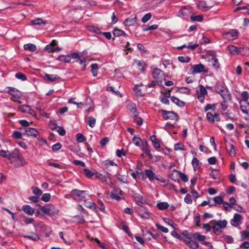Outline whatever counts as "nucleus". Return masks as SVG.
I'll use <instances>...</instances> for the list:
<instances>
[{
    "label": "nucleus",
    "instance_id": "nucleus-1",
    "mask_svg": "<svg viewBox=\"0 0 249 249\" xmlns=\"http://www.w3.org/2000/svg\"><path fill=\"white\" fill-rule=\"evenodd\" d=\"M215 91L219 94L224 100H230L231 95L224 83L217 82L214 86Z\"/></svg>",
    "mask_w": 249,
    "mask_h": 249
},
{
    "label": "nucleus",
    "instance_id": "nucleus-2",
    "mask_svg": "<svg viewBox=\"0 0 249 249\" xmlns=\"http://www.w3.org/2000/svg\"><path fill=\"white\" fill-rule=\"evenodd\" d=\"M71 197L77 201H86L88 194L86 191H81L77 189L72 190L70 193Z\"/></svg>",
    "mask_w": 249,
    "mask_h": 249
},
{
    "label": "nucleus",
    "instance_id": "nucleus-3",
    "mask_svg": "<svg viewBox=\"0 0 249 249\" xmlns=\"http://www.w3.org/2000/svg\"><path fill=\"white\" fill-rule=\"evenodd\" d=\"M37 205L39 207L41 211L44 214H46L49 216L57 214L59 212L58 210L55 208L54 205L51 204H46L43 206H42L39 204H37Z\"/></svg>",
    "mask_w": 249,
    "mask_h": 249
},
{
    "label": "nucleus",
    "instance_id": "nucleus-4",
    "mask_svg": "<svg viewBox=\"0 0 249 249\" xmlns=\"http://www.w3.org/2000/svg\"><path fill=\"white\" fill-rule=\"evenodd\" d=\"M227 221L226 220H218L214 222V225L213 227V232L216 235H220L221 233V229L226 227Z\"/></svg>",
    "mask_w": 249,
    "mask_h": 249
},
{
    "label": "nucleus",
    "instance_id": "nucleus-5",
    "mask_svg": "<svg viewBox=\"0 0 249 249\" xmlns=\"http://www.w3.org/2000/svg\"><path fill=\"white\" fill-rule=\"evenodd\" d=\"M162 113V116L164 119L178 120V115L174 112L172 111H166L165 110H161L160 111Z\"/></svg>",
    "mask_w": 249,
    "mask_h": 249
},
{
    "label": "nucleus",
    "instance_id": "nucleus-6",
    "mask_svg": "<svg viewBox=\"0 0 249 249\" xmlns=\"http://www.w3.org/2000/svg\"><path fill=\"white\" fill-rule=\"evenodd\" d=\"M239 32L235 29H231L228 32L223 33L224 38L229 40H233L237 38L239 36Z\"/></svg>",
    "mask_w": 249,
    "mask_h": 249
},
{
    "label": "nucleus",
    "instance_id": "nucleus-7",
    "mask_svg": "<svg viewBox=\"0 0 249 249\" xmlns=\"http://www.w3.org/2000/svg\"><path fill=\"white\" fill-rule=\"evenodd\" d=\"M8 159L11 162H14L16 159H20V165L23 163L22 156L19 154V150L15 149L11 153L9 154Z\"/></svg>",
    "mask_w": 249,
    "mask_h": 249
},
{
    "label": "nucleus",
    "instance_id": "nucleus-8",
    "mask_svg": "<svg viewBox=\"0 0 249 249\" xmlns=\"http://www.w3.org/2000/svg\"><path fill=\"white\" fill-rule=\"evenodd\" d=\"M138 18L136 15H133L129 18H126L124 21V24L125 26H138L139 24L138 23Z\"/></svg>",
    "mask_w": 249,
    "mask_h": 249
},
{
    "label": "nucleus",
    "instance_id": "nucleus-9",
    "mask_svg": "<svg viewBox=\"0 0 249 249\" xmlns=\"http://www.w3.org/2000/svg\"><path fill=\"white\" fill-rule=\"evenodd\" d=\"M153 78L157 80L158 84L161 83V79L163 77L164 72L158 68H155L152 72Z\"/></svg>",
    "mask_w": 249,
    "mask_h": 249
},
{
    "label": "nucleus",
    "instance_id": "nucleus-10",
    "mask_svg": "<svg viewBox=\"0 0 249 249\" xmlns=\"http://www.w3.org/2000/svg\"><path fill=\"white\" fill-rule=\"evenodd\" d=\"M199 92L197 93L198 100L201 103H203L205 100V95L207 94L206 88L202 85H199Z\"/></svg>",
    "mask_w": 249,
    "mask_h": 249
},
{
    "label": "nucleus",
    "instance_id": "nucleus-11",
    "mask_svg": "<svg viewBox=\"0 0 249 249\" xmlns=\"http://www.w3.org/2000/svg\"><path fill=\"white\" fill-rule=\"evenodd\" d=\"M123 195V192L119 188H115L111 193L110 196L112 199L117 200H120L122 199L121 197Z\"/></svg>",
    "mask_w": 249,
    "mask_h": 249
},
{
    "label": "nucleus",
    "instance_id": "nucleus-12",
    "mask_svg": "<svg viewBox=\"0 0 249 249\" xmlns=\"http://www.w3.org/2000/svg\"><path fill=\"white\" fill-rule=\"evenodd\" d=\"M204 65L201 63L192 65L191 66V69L192 70V72L193 73H197L203 71H206L204 70Z\"/></svg>",
    "mask_w": 249,
    "mask_h": 249
},
{
    "label": "nucleus",
    "instance_id": "nucleus-13",
    "mask_svg": "<svg viewBox=\"0 0 249 249\" xmlns=\"http://www.w3.org/2000/svg\"><path fill=\"white\" fill-rule=\"evenodd\" d=\"M138 212L139 215L143 218L147 219L149 217L150 213L147 209L144 207L138 208Z\"/></svg>",
    "mask_w": 249,
    "mask_h": 249
},
{
    "label": "nucleus",
    "instance_id": "nucleus-14",
    "mask_svg": "<svg viewBox=\"0 0 249 249\" xmlns=\"http://www.w3.org/2000/svg\"><path fill=\"white\" fill-rule=\"evenodd\" d=\"M242 218V217L240 214L235 213L233 218L231 220V224L234 227H237L241 224Z\"/></svg>",
    "mask_w": 249,
    "mask_h": 249
},
{
    "label": "nucleus",
    "instance_id": "nucleus-15",
    "mask_svg": "<svg viewBox=\"0 0 249 249\" xmlns=\"http://www.w3.org/2000/svg\"><path fill=\"white\" fill-rule=\"evenodd\" d=\"M240 108L242 112L245 114H249V103L248 102L240 101Z\"/></svg>",
    "mask_w": 249,
    "mask_h": 249
},
{
    "label": "nucleus",
    "instance_id": "nucleus-16",
    "mask_svg": "<svg viewBox=\"0 0 249 249\" xmlns=\"http://www.w3.org/2000/svg\"><path fill=\"white\" fill-rule=\"evenodd\" d=\"M24 134H26L28 136L36 137L38 134V131L35 128L28 127L25 128Z\"/></svg>",
    "mask_w": 249,
    "mask_h": 249
},
{
    "label": "nucleus",
    "instance_id": "nucleus-17",
    "mask_svg": "<svg viewBox=\"0 0 249 249\" xmlns=\"http://www.w3.org/2000/svg\"><path fill=\"white\" fill-rule=\"evenodd\" d=\"M8 92L16 99H19L21 96V92L14 88H10Z\"/></svg>",
    "mask_w": 249,
    "mask_h": 249
},
{
    "label": "nucleus",
    "instance_id": "nucleus-18",
    "mask_svg": "<svg viewBox=\"0 0 249 249\" xmlns=\"http://www.w3.org/2000/svg\"><path fill=\"white\" fill-rule=\"evenodd\" d=\"M47 23V21L42 19L41 18H36L30 21V23L33 25H45Z\"/></svg>",
    "mask_w": 249,
    "mask_h": 249
},
{
    "label": "nucleus",
    "instance_id": "nucleus-19",
    "mask_svg": "<svg viewBox=\"0 0 249 249\" xmlns=\"http://www.w3.org/2000/svg\"><path fill=\"white\" fill-rule=\"evenodd\" d=\"M22 210L30 215H33L35 211V209L28 205H23L22 207Z\"/></svg>",
    "mask_w": 249,
    "mask_h": 249
},
{
    "label": "nucleus",
    "instance_id": "nucleus-20",
    "mask_svg": "<svg viewBox=\"0 0 249 249\" xmlns=\"http://www.w3.org/2000/svg\"><path fill=\"white\" fill-rule=\"evenodd\" d=\"M229 51L233 55H236L239 53L241 48H238L234 45H230L228 46Z\"/></svg>",
    "mask_w": 249,
    "mask_h": 249
},
{
    "label": "nucleus",
    "instance_id": "nucleus-21",
    "mask_svg": "<svg viewBox=\"0 0 249 249\" xmlns=\"http://www.w3.org/2000/svg\"><path fill=\"white\" fill-rule=\"evenodd\" d=\"M142 149L150 158H151V150L147 142H145L142 144Z\"/></svg>",
    "mask_w": 249,
    "mask_h": 249
},
{
    "label": "nucleus",
    "instance_id": "nucleus-22",
    "mask_svg": "<svg viewBox=\"0 0 249 249\" xmlns=\"http://www.w3.org/2000/svg\"><path fill=\"white\" fill-rule=\"evenodd\" d=\"M146 176L148 178L150 181H152L155 179V174L151 170L146 169L144 171Z\"/></svg>",
    "mask_w": 249,
    "mask_h": 249
},
{
    "label": "nucleus",
    "instance_id": "nucleus-23",
    "mask_svg": "<svg viewBox=\"0 0 249 249\" xmlns=\"http://www.w3.org/2000/svg\"><path fill=\"white\" fill-rule=\"evenodd\" d=\"M24 49L25 50L29 51L32 52H34L36 50V46L35 44L28 43L24 45Z\"/></svg>",
    "mask_w": 249,
    "mask_h": 249
},
{
    "label": "nucleus",
    "instance_id": "nucleus-24",
    "mask_svg": "<svg viewBox=\"0 0 249 249\" xmlns=\"http://www.w3.org/2000/svg\"><path fill=\"white\" fill-rule=\"evenodd\" d=\"M171 100L173 103L176 104L178 107H182L184 106V103L183 101H180L179 99L176 97L175 96H171Z\"/></svg>",
    "mask_w": 249,
    "mask_h": 249
},
{
    "label": "nucleus",
    "instance_id": "nucleus-25",
    "mask_svg": "<svg viewBox=\"0 0 249 249\" xmlns=\"http://www.w3.org/2000/svg\"><path fill=\"white\" fill-rule=\"evenodd\" d=\"M150 140L153 142V145L156 149H158L160 147V145L158 140L157 139L155 135H152L150 137Z\"/></svg>",
    "mask_w": 249,
    "mask_h": 249
},
{
    "label": "nucleus",
    "instance_id": "nucleus-26",
    "mask_svg": "<svg viewBox=\"0 0 249 249\" xmlns=\"http://www.w3.org/2000/svg\"><path fill=\"white\" fill-rule=\"evenodd\" d=\"M45 78L51 82H53L60 78V77L57 75L49 74H46Z\"/></svg>",
    "mask_w": 249,
    "mask_h": 249
},
{
    "label": "nucleus",
    "instance_id": "nucleus-27",
    "mask_svg": "<svg viewBox=\"0 0 249 249\" xmlns=\"http://www.w3.org/2000/svg\"><path fill=\"white\" fill-rule=\"evenodd\" d=\"M192 237L194 239L197 240L201 242L204 241V240L206 239L205 236L200 234V233L198 232L193 234L192 235Z\"/></svg>",
    "mask_w": 249,
    "mask_h": 249
},
{
    "label": "nucleus",
    "instance_id": "nucleus-28",
    "mask_svg": "<svg viewBox=\"0 0 249 249\" xmlns=\"http://www.w3.org/2000/svg\"><path fill=\"white\" fill-rule=\"evenodd\" d=\"M192 164L195 170H196L200 168L201 164L199 160L196 158H194L192 161Z\"/></svg>",
    "mask_w": 249,
    "mask_h": 249
},
{
    "label": "nucleus",
    "instance_id": "nucleus-29",
    "mask_svg": "<svg viewBox=\"0 0 249 249\" xmlns=\"http://www.w3.org/2000/svg\"><path fill=\"white\" fill-rule=\"evenodd\" d=\"M24 237L33 241H36L39 239L38 235L34 232H32L30 235H25Z\"/></svg>",
    "mask_w": 249,
    "mask_h": 249
},
{
    "label": "nucleus",
    "instance_id": "nucleus-30",
    "mask_svg": "<svg viewBox=\"0 0 249 249\" xmlns=\"http://www.w3.org/2000/svg\"><path fill=\"white\" fill-rule=\"evenodd\" d=\"M91 72L93 76L95 77L98 74L97 70L99 69V67L97 64L94 63L91 65Z\"/></svg>",
    "mask_w": 249,
    "mask_h": 249
},
{
    "label": "nucleus",
    "instance_id": "nucleus-31",
    "mask_svg": "<svg viewBox=\"0 0 249 249\" xmlns=\"http://www.w3.org/2000/svg\"><path fill=\"white\" fill-rule=\"evenodd\" d=\"M168 206V203L166 202H160L157 204V208L160 210L166 209Z\"/></svg>",
    "mask_w": 249,
    "mask_h": 249
},
{
    "label": "nucleus",
    "instance_id": "nucleus-32",
    "mask_svg": "<svg viewBox=\"0 0 249 249\" xmlns=\"http://www.w3.org/2000/svg\"><path fill=\"white\" fill-rule=\"evenodd\" d=\"M113 34L114 36L118 37L125 35V32L123 30L119 29L118 28H115L113 31Z\"/></svg>",
    "mask_w": 249,
    "mask_h": 249
},
{
    "label": "nucleus",
    "instance_id": "nucleus-33",
    "mask_svg": "<svg viewBox=\"0 0 249 249\" xmlns=\"http://www.w3.org/2000/svg\"><path fill=\"white\" fill-rule=\"evenodd\" d=\"M174 171L177 172L178 174L179 178H181V179L184 181V182H187L189 180L188 176L181 172L178 171L176 169H174Z\"/></svg>",
    "mask_w": 249,
    "mask_h": 249
},
{
    "label": "nucleus",
    "instance_id": "nucleus-34",
    "mask_svg": "<svg viewBox=\"0 0 249 249\" xmlns=\"http://www.w3.org/2000/svg\"><path fill=\"white\" fill-rule=\"evenodd\" d=\"M227 149L231 156L234 157L235 156V151L233 144H231L229 146H227Z\"/></svg>",
    "mask_w": 249,
    "mask_h": 249
},
{
    "label": "nucleus",
    "instance_id": "nucleus-35",
    "mask_svg": "<svg viewBox=\"0 0 249 249\" xmlns=\"http://www.w3.org/2000/svg\"><path fill=\"white\" fill-rule=\"evenodd\" d=\"M137 62V69L142 71H143L145 69L144 62L142 61H138Z\"/></svg>",
    "mask_w": 249,
    "mask_h": 249
},
{
    "label": "nucleus",
    "instance_id": "nucleus-36",
    "mask_svg": "<svg viewBox=\"0 0 249 249\" xmlns=\"http://www.w3.org/2000/svg\"><path fill=\"white\" fill-rule=\"evenodd\" d=\"M187 246L192 249H197L199 247L198 244L193 240L190 241Z\"/></svg>",
    "mask_w": 249,
    "mask_h": 249
},
{
    "label": "nucleus",
    "instance_id": "nucleus-37",
    "mask_svg": "<svg viewBox=\"0 0 249 249\" xmlns=\"http://www.w3.org/2000/svg\"><path fill=\"white\" fill-rule=\"evenodd\" d=\"M32 190L33 194L37 196H40L42 194V191L38 187H32Z\"/></svg>",
    "mask_w": 249,
    "mask_h": 249
},
{
    "label": "nucleus",
    "instance_id": "nucleus-38",
    "mask_svg": "<svg viewBox=\"0 0 249 249\" xmlns=\"http://www.w3.org/2000/svg\"><path fill=\"white\" fill-rule=\"evenodd\" d=\"M132 142L136 146H140L142 140L139 137L134 136L133 138Z\"/></svg>",
    "mask_w": 249,
    "mask_h": 249
},
{
    "label": "nucleus",
    "instance_id": "nucleus-39",
    "mask_svg": "<svg viewBox=\"0 0 249 249\" xmlns=\"http://www.w3.org/2000/svg\"><path fill=\"white\" fill-rule=\"evenodd\" d=\"M30 107L28 105H23L19 107V110L23 112L27 113L29 112Z\"/></svg>",
    "mask_w": 249,
    "mask_h": 249
},
{
    "label": "nucleus",
    "instance_id": "nucleus-40",
    "mask_svg": "<svg viewBox=\"0 0 249 249\" xmlns=\"http://www.w3.org/2000/svg\"><path fill=\"white\" fill-rule=\"evenodd\" d=\"M191 19L192 21H202L203 19V16L201 15H197V16H193L191 17Z\"/></svg>",
    "mask_w": 249,
    "mask_h": 249
},
{
    "label": "nucleus",
    "instance_id": "nucleus-41",
    "mask_svg": "<svg viewBox=\"0 0 249 249\" xmlns=\"http://www.w3.org/2000/svg\"><path fill=\"white\" fill-rule=\"evenodd\" d=\"M178 61L182 63H188L189 62L191 59L190 57L187 56H178Z\"/></svg>",
    "mask_w": 249,
    "mask_h": 249
},
{
    "label": "nucleus",
    "instance_id": "nucleus-42",
    "mask_svg": "<svg viewBox=\"0 0 249 249\" xmlns=\"http://www.w3.org/2000/svg\"><path fill=\"white\" fill-rule=\"evenodd\" d=\"M96 119L92 117L88 118V124L91 127H93L95 125Z\"/></svg>",
    "mask_w": 249,
    "mask_h": 249
},
{
    "label": "nucleus",
    "instance_id": "nucleus-43",
    "mask_svg": "<svg viewBox=\"0 0 249 249\" xmlns=\"http://www.w3.org/2000/svg\"><path fill=\"white\" fill-rule=\"evenodd\" d=\"M239 53H241L243 55L248 56L249 55V49L248 47L241 48Z\"/></svg>",
    "mask_w": 249,
    "mask_h": 249
},
{
    "label": "nucleus",
    "instance_id": "nucleus-44",
    "mask_svg": "<svg viewBox=\"0 0 249 249\" xmlns=\"http://www.w3.org/2000/svg\"><path fill=\"white\" fill-rule=\"evenodd\" d=\"M104 164L106 168H108L109 166H117V164L113 161H110L109 160L104 161Z\"/></svg>",
    "mask_w": 249,
    "mask_h": 249
},
{
    "label": "nucleus",
    "instance_id": "nucleus-45",
    "mask_svg": "<svg viewBox=\"0 0 249 249\" xmlns=\"http://www.w3.org/2000/svg\"><path fill=\"white\" fill-rule=\"evenodd\" d=\"M76 139H77V141L79 142H85L86 140V138L81 133L77 134Z\"/></svg>",
    "mask_w": 249,
    "mask_h": 249
},
{
    "label": "nucleus",
    "instance_id": "nucleus-46",
    "mask_svg": "<svg viewBox=\"0 0 249 249\" xmlns=\"http://www.w3.org/2000/svg\"><path fill=\"white\" fill-rule=\"evenodd\" d=\"M51 196L49 193H46L42 195L41 199L44 202H48L51 199Z\"/></svg>",
    "mask_w": 249,
    "mask_h": 249
},
{
    "label": "nucleus",
    "instance_id": "nucleus-47",
    "mask_svg": "<svg viewBox=\"0 0 249 249\" xmlns=\"http://www.w3.org/2000/svg\"><path fill=\"white\" fill-rule=\"evenodd\" d=\"M16 77L18 79H20L22 81H25L27 79L26 76L21 73V72H18L15 75Z\"/></svg>",
    "mask_w": 249,
    "mask_h": 249
},
{
    "label": "nucleus",
    "instance_id": "nucleus-48",
    "mask_svg": "<svg viewBox=\"0 0 249 249\" xmlns=\"http://www.w3.org/2000/svg\"><path fill=\"white\" fill-rule=\"evenodd\" d=\"M206 118L207 120L211 123H213L214 122V115L210 112H208L206 114Z\"/></svg>",
    "mask_w": 249,
    "mask_h": 249
},
{
    "label": "nucleus",
    "instance_id": "nucleus-49",
    "mask_svg": "<svg viewBox=\"0 0 249 249\" xmlns=\"http://www.w3.org/2000/svg\"><path fill=\"white\" fill-rule=\"evenodd\" d=\"M84 174L89 178H91L94 175V173L88 168H85L84 169Z\"/></svg>",
    "mask_w": 249,
    "mask_h": 249
},
{
    "label": "nucleus",
    "instance_id": "nucleus-50",
    "mask_svg": "<svg viewBox=\"0 0 249 249\" xmlns=\"http://www.w3.org/2000/svg\"><path fill=\"white\" fill-rule=\"evenodd\" d=\"M242 97L243 99L242 102H248L249 98V93L247 91H244L242 93Z\"/></svg>",
    "mask_w": 249,
    "mask_h": 249
},
{
    "label": "nucleus",
    "instance_id": "nucleus-51",
    "mask_svg": "<svg viewBox=\"0 0 249 249\" xmlns=\"http://www.w3.org/2000/svg\"><path fill=\"white\" fill-rule=\"evenodd\" d=\"M151 17L152 15L150 13H147L142 18V21L143 23H146L151 18Z\"/></svg>",
    "mask_w": 249,
    "mask_h": 249
},
{
    "label": "nucleus",
    "instance_id": "nucleus-52",
    "mask_svg": "<svg viewBox=\"0 0 249 249\" xmlns=\"http://www.w3.org/2000/svg\"><path fill=\"white\" fill-rule=\"evenodd\" d=\"M184 145L181 143H177L174 145L175 150H184Z\"/></svg>",
    "mask_w": 249,
    "mask_h": 249
},
{
    "label": "nucleus",
    "instance_id": "nucleus-53",
    "mask_svg": "<svg viewBox=\"0 0 249 249\" xmlns=\"http://www.w3.org/2000/svg\"><path fill=\"white\" fill-rule=\"evenodd\" d=\"M139 88V86H135L134 88V90L135 91V93L138 96H143L144 94L141 92V90Z\"/></svg>",
    "mask_w": 249,
    "mask_h": 249
},
{
    "label": "nucleus",
    "instance_id": "nucleus-54",
    "mask_svg": "<svg viewBox=\"0 0 249 249\" xmlns=\"http://www.w3.org/2000/svg\"><path fill=\"white\" fill-rule=\"evenodd\" d=\"M116 155L118 157L121 158L123 156L125 155V152L124 149L122 148L121 150L118 149L116 151Z\"/></svg>",
    "mask_w": 249,
    "mask_h": 249
},
{
    "label": "nucleus",
    "instance_id": "nucleus-55",
    "mask_svg": "<svg viewBox=\"0 0 249 249\" xmlns=\"http://www.w3.org/2000/svg\"><path fill=\"white\" fill-rule=\"evenodd\" d=\"M249 237V231H243L241 232V238L245 240Z\"/></svg>",
    "mask_w": 249,
    "mask_h": 249
},
{
    "label": "nucleus",
    "instance_id": "nucleus-56",
    "mask_svg": "<svg viewBox=\"0 0 249 249\" xmlns=\"http://www.w3.org/2000/svg\"><path fill=\"white\" fill-rule=\"evenodd\" d=\"M213 60V66L215 68H218L220 67L219 63L218 61V59L215 57H213L212 58Z\"/></svg>",
    "mask_w": 249,
    "mask_h": 249
},
{
    "label": "nucleus",
    "instance_id": "nucleus-57",
    "mask_svg": "<svg viewBox=\"0 0 249 249\" xmlns=\"http://www.w3.org/2000/svg\"><path fill=\"white\" fill-rule=\"evenodd\" d=\"M156 227L159 230H160V231H162L164 233H167L168 232V230L167 228H166V227H164L159 224H156Z\"/></svg>",
    "mask_w": 249,
    "mask_h": 249
},
{
    "label": "nucleus",
    "instance_id": "nucleus-58",
    "mask_svg": "<svg viewBox=\"0 0 249 249\" xmlns=\"http://www.w3.org/2000/svg\"><path fill=\"white\" fill-rule=\"evenodd\" d=\"M158 26L157 24L152 25L151 26H149L146 28H143V30L144 31H148L149 30H156L158 28Z\"/></svg>",
    "mask_w": 249,
    "mask_h": 249
},
{
    "label": "nucleus",
    "instance_id": "nucleus-59",
    "mask_svg": "<svg viewBox=\"0 0 249 249\" xmlns=\"http://www.w3.org/2000/svg\"><path fill=\"white\" fill-rule=\"evenodd\" d=\"M9 152L8 150L5 151L4 150H0V156L2 157L6 158L8 159Z\"/></svg>",
    "mask_w": 249,
    "mask_h": 249
},
{
    "label": "nucleus",
    "instance_id": "nucleus-60",
    "mask_svg": "<svg viewBox=\"0 0 249 249\" xmlns=\"http://www.w3.org/2000/svg\"><path fill=\"white\" fill-rule=\"evenodd\" d=\"M13 137L15 139H21L22 138V133L18 131H15L13 133Z\"/></svg>",
    "mask_w": 249,
    "mask_h": 249
},
{
    "label": "nucleus",
    "instance_id": "nucleus-61",
    "mask_svg": "<svg viewBox=\"0 0 249 249\" xmlns=\"http://www.w3.org/2000/svg\"><path fill=\"white\" fill-rule=\"evenodd\" d=\"M54 47L49 44L45 47L44 50L48 53H52L54 52Z\"/></svg>",
    "mask_w": 249,
    "mask_h": 249
},
{
    "label": "nucleus",
    "instance_id": "nucleus-62",
    "mask_svg": "<svg viewBox=\"0 0 249 249\" xmlns=\"http://www.w3.org/2000/svg\"><path fill=\"white\" fill-rule=\"evenodd\" d=\"M61 144L59 142H57L56 143L53 144L52 146V150L53 151H57L59 150L61 148Z\"/></svg>",
    "mask_w": 249,
    "mask_h": 249
},
{
    "label": "nucleus",
    "instance_id": "nucleus-63",
    "mask_svg": "<svg viewBox=\"0 0 249 249\" xmlns=\"http://www.w3.org/2000/svg\"><path fill=\"white\" fill-rule=\"evenodd\" d=\"M117 180L121 182V183L127 184L128 183V181L127 179V178L125 176H123L122 177L117 178Z\"/></svg>",
    "mask_w": 249,
    "mask_h": 249
},
{
    "label": "nucleus",
    "instance_id": "nucleus-64",
    "mask_svg": "<svg viewBox=\"0 0 249 249\" xmlns=\"http://www.w3.org/2000/svg\"><path fill=\"white\" fill-rule=\"evenodd\" d=\"M213 200L215 203L221 204L223 203V199L220 196H217L213 198Z\"/></svg>",
    "mask_w": 249,
    "mask_h": 249
}]
</instances>
